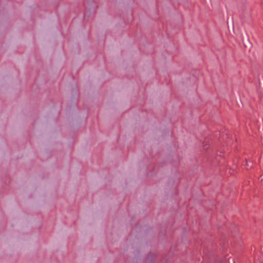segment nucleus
<instances>
[{"label": "nucleus", "instance_id": "obj_2", "mask_svg": "<svg viewBox=\"0 0 263 263\" xmlns=\"http://www.w3.org/2000/svg\"><path fill=\"white\" fill-rule=\"evenodd\" d=\"M259 179L260 182L263 183V174L260 176Z\"/></svg>", "mask_w": 263, "mask_h": 263}, {"label": "nucleus", "instance_id": "obj_3", "mask_svg": "<svg viewBox=\"0 0 263 263\" xmlns=\"http://www.w3.org/2000/svg\"><path fill=\"white\" fill-rule=\"evenodd\" d=\"M230 259H231V260H232V261H233V258H232V259H231V257H230V258L228 259V261H229V262L230 261Z\"/></svg>", "mask_w": 263, "mask_h": 263}, {"label": "nucleus", "instance_id": "obj_1", "mask_svg": "<svg viewBox=\"0 0 263 263\" xmlns=\"http://www.w3.org/2000/svg\"><path fill=\"white\" fill-rule=\"evenodd\" d=\"M246 165H247V167H246V168H247V170H249V169H250V168H251V167H252V165H250V164H248V162H247V161H246Z\"/></svg>", "mask_w": 263, "mask_h": 263}]
</instances>
